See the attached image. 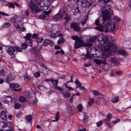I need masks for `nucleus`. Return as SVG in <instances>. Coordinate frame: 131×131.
Here are the masks:
<instances>
[{
  "label": "nucleus",
  "instance_id": "nucleus-48",
  "mask_svg": "<svg viewBox=\"0 0 131 131\" xmlns=\"http://www.w3.org/2000/svg\"><path fill=\"white\" fill-rule=\"evenodd\" d=\"M85 1L89 3L90 4L94 2L96 0H85Z\"/></svg>",
  "mask_w": 131,
  "mask_h": 131
},
{
  "label": "nucleus",
  "instance_id": "nucleus-2",
  "mask_svg": "<svg viewBox=\"0 0 131 131\" xmlns=\"http://www.w3.org/2000/svg\"><path fill=\"white\" fill-rule=\"evenodd\" d=\"M114 38L110 35H107L105 37L103 34H100L99 35V37L97 38L98 41L100 44H104L106 43L107 44L108 43L112 44L110 46V47L112 48V50L113 52H116L117 50V48L116 45L110 42L114 41Z\"/></svg>",
  "mask_w": 131,
  "mask_h": 131
},
{
  "label": "nucleus",
  "instance_id": "nucleus-27",
  "mask_svg": "<svg viewBox=\"0 0 131 131\" xmlns=\"http://www.w3.org/2000/svg\"><path fill=\"white\" fill-rule=\"evenodd\" d=\"M14 47V49L15 52L16 51L18 52H21L22 51L21 48L19 47L16 46Z\"/></svg>",
  "mask_w": 131,
  "mask_h": 131
},
{
  "label": "nucleus",
  "instance_id": "nucleus-8",
  "mask_svg": "<svg viewBox=\"0 0 131 131\" xmlns=\"http://www.w3.org/2000/svg\"><path fill=\"white\" fill-rule=\"evenodd\" d=\"M109 60L113 63L114 65L118 66L120 65L118 58L115 57H111L109 59Z\"/></svg>",
  "mask_w": 131,
  "mask_h": 131
},
{
  "label": "nucleus",
  "instance_id": "nucleus-30",
  "mask_svg": "<svg viewBox=\"0 0 131 131\" xmlns=\"http://www.w3.org/2000/svg\"><path fill=\"white\" fill-rule=\"evenodd\" d=\"M77 108L79 112H81L82 110L83 106L81 104H79L77 106Z\"/></svg>",
  "mask_w": 131,
  "mask_h": 131
},
{
  "label": "nucleus",
  "instance_id": "nucleus-32",
  "mask_svg": "<svg viewBox=\"0 0 131 131\" xmlns=\"http://www.w3.org/2000/svg\"><path fill=\"white\" fill-rule=\"evenodd\" d=\"M90 52L89 51H87V53L85 55V57L88 59H90L91 58L89 54Z\"/></svg>",
  "mask_w": 131,
  "mask_h": 131
},
{
  "label": "nucleus",
  "instance_id": "nucleus-57",
  "mask_svg": "<svg viewBox=\"0 0 131 131\" xmlns=\"http://www.w3.org/2000/svg\"><path fill=\"white\" fill-rule=\"evenodd\" d=\"M72 107L71 106H69L67 107V109L69 111H70L72 110Z\"/></svg>",
  "mask_w": 131,
  "mask_h": 131
},
{
  "label": "nucleus",
  "instance_id": "nucleus-33",
  "mask_svg": "<svg viewBox=\"0 0 131 131\" xmlns=\"http://www.w3.org/2000/svg\"><path fill=\"white\" fill-rule=\"evenodd\" d=\"M32 117L31 115H29L26 116V118L27 121L30 122L31 121Z\"/></svg>",
  "mask_w": 131,
  "mask_h": 131
},
{
  "label": "nucleus",
  "instance_id": "nucleus-28",
  "mask_svg": "<svg viewBox=\"0 0 131 131\" xmlns=\"http://www.w3.org/2000/svg\"><path fill=\"white\" fill-rule=\"evenodd\" d=\"M75 83L76 84L77 86V88L78 87H80L81 86V84L77 78L76 79V80L75 82Z\"/></svg>",
  "mask_w": 131,
  "mask_h": 131
},
{
  "label": "nucleus",
  "instance_id": "nucleus-7",
  "mask_svg": "<svg viewBox=\"0 0 131 131\" xmlns=\"http://www.w3.org/2000/svg\"><path fill=\"white\" fill-rule=\"evenodd\" d=\"M50 12V10L47 11H44L42 13V14L40 15L39 17V18L43 20H46L48 19L49 17L48 15Z\"/></svg>",
  "mask_w": 131,
  "mask_h": 131
},
{
  "label": "nucleus",
  "instance_id": "nucleus-22",
  "mask_svg": "<svg viewBox=\"0 0 131 131\" xmlns=\"http://www.w3.org/2000/svg\"><path fill=\"white\" fill-rule=\"evenodd\" d=\"M9 86L10 87L15 88L18 87L19 85L17 83H11L9 84Z\"/></svg>",
  "mask_w": 131,
  "mask_h": 131
},
{
  "label": "nucleus",
  "instance_id": "nucleus-5",
  "mask_svg": "<svg viewBox=\"0 0 131 131\" xmlns=\"http://www.w3.org/2000/svg\"><path fill=\"white\" fill-rule=\"evenodd\" d=\"M31 1L28 4V7L30 8L31 10L33 12L35 13H38L40 11V10L39 8L38 7V6L36 5V3L40 5L38 3L41 2L40 0H31Z\"/></svg>",
  "mask_w": 131,
  "mask_h": 131
},
{
  "label": "nucleus",
  "instance_id": "nucleus-10",
  "mask_svg": "<svg viewBox=\"0 0 131 131\" xmlns=\"http://www.w3.org/2000/svg\"><path fill=\"white\" fill-rule=\"evenodd\" d=\"M43 44L45 46H47L48 44L49 45L51 46H53V45L52 41L51 40L48 39H46L44 41Z\"/></svg>",
  "mask_w": 131,
  "mask_h": 131
},
{
  "label": "nucleus",
  "instance_id": "nucleus-58",
  "mask_svg": "<svg viewBox=\"0 0 131 131\" xmlns=\"http://www.w3.org/2000/svg\"><path fill=\"white\" fill-rule=\"evenodd\" d=\"M7 126V123H6L5 122H4L3 123V124L2 126V127L3 128H5Z\"/></svg>",
  "mask_w": 131,
  "mask_h": 131
},
{
  "label": "nucleus",
  "instance_id": "nucleus-6",
  "mask_svg": "<svg viewBox=\"0 0 131 131\" xmlns=\"http://www.w3.org/2000/svg\"><path fill=\"white\" fill-rule=\"evenodd\" d=\"M70 27L74 31L79 32L81 31L80 25L78 23L74 22H72L70 24Z\"/></svg>",
  "mask_w": 131,
  "mask_h": 131
},
{
  "label": "nucleus",
  "instance_id": "nucleus-26",
  "mask_svg": "<svg viewBox=\"0 0 131 131\" xmlns=\"http://www.w3.org/2000/svg\"><path fill=\"white\" fill-rule=\"evenodd\" d=\"M65 40L63 38H60L58 41V45H61L65 41Z\"/></svg>",
  "mask_w": 131,
  "mask_h": 131
},
{
  "label": "nucleus",
  "instance_id": "nucleus-36",
  "mask_svg": "<svg viewBox=\"0 0 131 131\" xmlns=\"http://www.w3.org/2000/svg\"><path fill=\"white\" fill-rule=\"evenodd\" d=\"M64 18L66 19V24L69 21L70 18V17L69 16L67 15V16L65 17Z\"/></svg>",
  "mask_w": 131,
  "mask_h": 131
},
{
  "label": "nucleus",
  "instance_id": "nucleus-19",
  "mask_svg": "<svg viewBox=\"0 0 131 131\" xmlns=\"http://www.w3.org/2000/svg\"><path fill=\"white\" fill-rule=\"evenodd\" d=\"M25 42L28 44V45L30 46H32V41L30 39H25Z\"/></svg>",
  "mask_w": 131,
  "mask_h": 131
},
{
  "label": "nucleus",
  "instance_id": "nucleus-43",
  "mask_svg": "<svg viewBox=\"0 0 131 131\" xmlns=\"http://www.w3.org/2000/svg\"><path fill=\"white\" fill-rule=\"evenodd\" d=\"M8 5L9 8H14L15 7V6L14 4H13V3H9Z\"/></svg>",
  "mask_w": 131,
  "mask_h": 131
},
{
  "label": "nucleus",
  "instance_id": "nucleus-11",
  "mask_svg": "<svg viewBox=\"0 0 131 131\" xmlns=\"http://www.w3.org/2000/svg\"><path fill=\"white\" fill-rule=\"evenodd\" d=\"M59 15V18H64L65 17L67 16V13L64 11L60 12L58 13Z\"/></svg>",
  "mask_w": 131,
  "mask_h": 131
},
{
  "label": "nucleus",
  "instance_id": "nucleus-49",
  "mask_svg": "<svg viewBox=\"0 0 131 131\" xmlns=\"http://www.w3.org/2000/svg\"><path fill=\"white\" fill-rule=\"evenodd\" d=\"M102 123H103V122L102 121H100L99 122H97L96 123V124L97 126L98 127H99V126H100L101 125H102Z\"/></svg>",
  "mask_w": 131,
  "mask_h": 131
},
{
  "label": "nucleus",
  "instance_id": "nucleus-42",
  "mask_svg": "<svg viewBox=\"0 0 131 131\" xmlns=\"http://www.w3.org/2000/svg\"><path fill=\"white\" fill-rule=\"evenodd\" d=\"M32 38L36 39L38 37H39V35L37 34H36L34 33L32 35Z\"/></svg>",
  "mask_w": 131,
  "mask_h": 131
},
{
  "label": "nucleus",
  "instance_id": "nucleus-16",
  "mask_svg": "<svg viewBox=\"0 0 131 131\" xmlns=\"http://www.w3.org/2000/svg\"><path fill=\"white\" fill-rule=\"evenodd\" d=\"M97 37L96 36H94L92 37L90 39H89L87 40V42H94L95 41Z\"/></svg>",
  "mask_w": 131,
  "mask_h": 131
},
{
  "label": "nucleus",
  "instance_id": "nucleus-54",
  "mask_svg": "<svg viewBox=\"0 0 131 131\" xmlns=\"http://www.w3.org/2000/svg\"><path fill=\"white\" fill-rule=\"evenodd\" d=\"M107 117L108 119H110L112 117V115L110 113H108L107 115Z\"/></svg>",
  "mask_w": 131,
  "mask_h": 131
},
{
  "label": "nucleus",
  "instance_id": "nucleus-45",
  "mask_svg": "<svg viewBox=\"0 0 131 131\" xmlns=\"http://www.w3.org/2000/svg\"><path fill=\"white\" fill-rule=\"evenodd\" d=\"M115 73L116 75L118 76L121 75L122 74V72L121 71H116Z\"/></svg>",
  "mask_w": 131,
  "mask_h": 131
},
{
  "label": "nucleus",
  "instance_id": "nucleus-3",
  "mask_svg": "<svg viewBox=\"0 0 131 131\" xmlns=\"http://www.w3.org/2000/svg\"><path fill=\"white\" fill-rule=\"evenodd\" d=\"M100 44L101 45H98L96 47L100 51L103 50L102 54V58L106 60V58L110 57L111 55V53L113 52V51L112 50V48L110 47L109 46H111L112 44L108 43L107 44L106 43L104 44Z\"/></svg>",
  "mask_w": 131,
  "mask_h": 131
},
{
  "label": "nucleus",
  "instance_id": "nucleus-17",
  "mask_svg": "<svg viewBox=\"0 0 131 131\" xmlns=\"http://www.w3.org/2000/svg\"><path fill=\"white\" fill-rule=\"evenodd\" d=\"M38 3L39 4H40V7H43L44 9L46 10L48 8V6H45V4H44L43 2H42L40 3V2Z\"/></svg>",
  "mask_w": 131,
  "mask_h": 131
},
{
  "label": "nucleus",
  "instance_id": "nucleus-34",
  "mask_svg": "<svg viewBox=\"0 0 131 131\" xmlns=\"http://www.w3.org/2000/svg\"><path fill=\"white\" fill-rule=\"evenodd\" d=\"M113 20L116 22H118L121 20V19L119 18L117 16L114 17Z\"/></svg>",
  "mask_w": 131,
  "mask_h": 131
},
{
  "label": "nucleus",
  "instance_id": "nucleus-38",
  "mask_svg": "<svg viewBox=\"0 0 131 131\" xmlns=\"http://www.w3.org/2000/svg\"><path fill=\"white\" fill-rule=\"evenodd\" d=\"M31 34L30 33H28L26 34V36L24 37L25 39H30V38L31 36Z\"/></svg>",
  "mask_w": 131,
  "mask_h": 131
},
{
  "label": "nucleus",
  "instance_id": "nucleus-52",
  "mask_svg": "<svg viewBox=\"0 0 131 131\" xmlns=\"http://www.w3.org/2000/svg\"><path fill=\"white\" fill-rule=\"evenodd\" d=\"M25 12V16H29V13L28 10H26Z\"/></svg>",
  "mask_w": 131,
  "mask_h": 131
},
{
  "label": "nucleus",
  "instance_id": "nucleus-46",
  "mask_svg": "<svg viewBox=\"0 0 131 131\" xmlns=\"http://www.w3.org/2000/svg\"><path fill=\"white\" fill-rule=\"evenodd\" d=\"M53 85H56L58 83V81L57 80H52L51 81Z\"/></svg>",
  "mask_w": 131,
  "mask_h": 131
},
{
  "label": "nucleus",
  "instance_id": "nucleus-40",
  "mask_svg": "<svg viewBox=\"0 0 131 131\" xmlns=\"http://www.w3.org/2000/svg\"><path fill=\"white\" fill-rule=\"evenodd\" d=\"M36 41L38 42H41L43 40V39L42 38L40 37L39 36V37H38L36 39Z\"/></svg>",
  "mask_w": 131,
  "mask_h": 131
},
{
  "label": "nucleus",
  "instance_id": "nucleus-12",
  "mask_svg": "<svg viewBox=\"0 0 131 131\" xmlns=\"http://www.w3.org/2000/svg\"><path fill=\"white\" fill-rule=\"evenodd\" d=\"M0 117L4 120H5L7 118V116L6 112L4 111H2L0 113Z\"/></svg>",
  "mask_w": 131,
  "mask_h": 131
},
{
  "label": "nucleus",
  "instance_id": "nucleus-44",
  "mask_svg": "<svg viewBox=\"0 0 131 131\" xmlns=\"http://www.w3.org/2000/svg\"><path fill=\"white\" fill-rule=\"evenodd\" d=\"M40 75V74L39 72H36L34 74V76L36 78L39 77Z\"/></svg>",
  "mask_w": 131,
  "mask_h": 131
},
{
  "label": "nucleus",
  "instance_id": "nucleus-62",
  "mask_svg": "<svg viewBox=\"0 0 131 131\" xmlns=\"http://www.w3.org/2000/svg\"><path fill=\"white\" fill-rule=\"evenodd\" d=\"M54 48L55 49H60L61 48L60 46L56 45L54 46Z\"/></svg>",
  "mask_w": 131,
  "mask_h": 131
},
{
  "label": "nucleus",
  "instance_id": "nucleus-25",
  "mask_svg": "<svg viewBox=\"0 0 131 131\" xmlns=\"http://www.w3.org/2000/svg\"><path fill=\"white\" fill-rule=\"evenodd\" d=\"M59 117V112H58L55 115V120H53L52 122H55L58 121Z\"/></svg>",
  "mask_w": 131,
  "mask_h": 131
},
{
  "label": "nucleus",
  "instance_id": "nucleus-61",
  "mask_svg": "<svg viewBox=\"0 0 131 131\" xmlns=\"http://www.w3.org/2000/svg\"><path fill=\"white\" fill-rule=\"evenodd\" d=\"M21 89H13V91H17L19 92L21 90Z\"/></svg>",
  "mask_w": 131,
  "mask_h": 131
},
{
  "label": "nucleus",
  "instance_id": "nucleus-18",
  "mask_svg": "<svg viewBox=\"0 0 131 131\" xmlns=\"http://www.w3.org/2000/svg\"><path fill=\"white\" fill-rule=\"evenodd\" d=\"M117 53L119 54L122 55H125L126 54V52L125 51L121 49L118 50Z\"/></svg>",
  "mask_w": 131,
  "mask_h": 131
},
{
  "label": "nucleus",
  "instance_id": "nucleus-35",
  "mask_svg": "<svg viewBox=\"0 0 131 131\" xmlns=\"http://www.w3.org/2000/svg\"><path fill=\"white\" fill-rule=\"evenodd\" d=\"M10 24L8 23H6L2 27L3 28H8L10 26Z\"/></svg>",
  "mask_w": 131,
  "mask_h": 131
},
{
  "label": "nucleus",
  "instance_id": "nucleus-9",
  "mask_svg": "<svg viewBox=\"0 0 131 131\" xmlns=\"http://www.w3.org/2000/svg\"><path fill=\"white\" fill-rule=\"evenodd\" d=\"M7 53L10 55H13L15 52L14 47L12 46H9L7 51Z\"/></svg>",
  "mask_w": 131,
  "mask_h": 131
},
{
  "label": "nucleus",
  "instance_id": "nucleus-59",
  "mask_svg": "<svg viewBox=\"0 0 131 131\" xmlns=\"http://www.w3.org/2000/svg\"><path fill=\"white\" fill-rule=\"evenodd\" d=\"M1 14L3 16L5 15L6 16H9V15L3 12H1Z\"/></svg>",
  "mask_w": 131,
  "mask_h": 131
},
{
  "label": "nucleus",
  "instance_id": "nucleus-56",
  "mask_svg": "<svg viewBox=\"0 0 131 131\" xmlns=\"http://www.w3.org/2000/svg\"><path fill=\"white\" fill-rule=\"evenodd\" d=\"M75 10L76 12L78 13H79L80 11L79 9V7H76L75 8Z\"/></svg>",
  "mask_w": 131,
  "mask_h": 131
},
{
  "label": "nucleus",
  "instance_id": "nucleus-41",
  "mask_svg": "<svg viewBox=\"0 0 131 131\" xmlns=\"http://www.w3.org/2000/svg\"><path fill=\"white\" fill-rule=\"evenodd\" d=\"M59 15L58 13L57 15H55L53 18V19L54 21H57L59 20Z\"/></svg>",
  "mask_w": 131,
  "mask_h": 131
},
{
  "label": "nucleus",
  "instance_id": "nucleus-64",
  "mask_svg": "<svg viewBox=\"0 0 131 131\" xmlns=\"http://www.w3.org/2000/svg\"><path fill=\"white\" fill-rule=\"evenodd\" d=\"M14 129L13 128H11L9 129H7L5 130V131H14Z\"/></svg>",
  "mask_w": 131,
  "mask_h": 131
},
{
  "label": "nucleus",
  "instance_id": "nucleus-15",
  "mask_svg": "<svg viewBox=\"0 0 131 131\" xmlns=\"http://www.w3.org/2000/svg\"><path fill=\"white\" fill-rule=\"evenodd\" d=\"M17 15H15L13 16L12 17L10 18V20L14 24V26L15 24H17L16 23V19L17 18Z\"/></svg>",
  "mask_w": 131,
  "mask_h": 131
},
{
  "label": "nucleus",
  "instance_id": "nucleus-14",
  "mask_svg": "<svg viewBox=\"0 0 131 131\" xmlns=\"http://www.w3.org/2000/svg\"><path fill=\"white\" fill-rule=\"evenodd\" d=\"M5 97H7L9 99V100H6L4 101V102L5 104H8L10 102L11 103L12 102V97L10 96H6Z\"/></svg>",
  "mask_w": 131,
  "mask_h": 131
},
{
  "label": "nucleus",
  "instance_id": "nucleus-24",
  "mask_svg": "<svg viewBox=\"0 0 131 131\" xmlns=\"http://www.w3.org/2000/svg\"><path fill=\"white\" fill-rule=\"evenodd\" d=\"M94 61L96 64L99 65H100L102 63V61L97 59H94Z\"/></svg>",
  "mask_w": 131,
  "mask_h": 131
},
{
  "label": "nucleus",
  "instance_id": "nucleus-21",
  "mask_svg": "<svg viewBox=\"0 0 131 131\" xmlns=\"http://www.w3.org/2000/svg\"><path fill=\"white\" fill-rule=\"evenodd\" d=\"M103 70L105 71H107L109 70V65L108 64H106L103 65Z\"/></svg>",
  "mask_w": 131,
  "mask_h": 131
},
{
  "label": "nucleus",
  "instance_id": "nucleus-31",
  "mask_svg": "<svg viewBox=\"0 0 131 131\" xmlns=\"http://www.w3.org/2000/svg\"><path fill=\"white\" fill-rule=\"evenodd\" d=\"M63 94L65 98H66L67 97L69 98L70 96L69 93L67 92H65L64 93H63Z\"/></svg>",
  "mask_w": 131,
  "mask_h": 131
},
{
  "label": "nucleus",
  "instance_id": "nucleus-20",
  "mask_svg": "<svg viewBox=\"0 0 131 131\" xmlns=\"http://www.w3.org/2000/svg\"><path fill=\"white\" fill-rule=\"evenodd\" d=\"M92 93L95 96L102 95V94L101 93L97 90H93L92 92Z\"/></svg>",
  "mask_w": 131,
  "mask_h": 131
},
{
  "label": "nucleus",
  "instance_id": "nucleus-63",
  "mask_svg": "<svg viewBox=\"0 0 131 131\" xmlns=\"http://www.w3.org/2000/svg\"><path fill=\"white\" fill-rule=\"evenodd\" d=\"M56 35L55 34L52 33L50 35V36L52 38H54V37H56Z\"/></svg>",
  "mask_w": 131,
  "mask_h": 131
},
{
  "label": "nucleus",
  "instance_id": "nucleus-39",
  "mask_svg": "<svg viewBox=\"0 0 131 131\" xmlns=\"http://www.w3.org/2000/svg\"><path fill=\"white\" fill-rule=\"evenodd\" d=\"M27 47V45L25 43H23L22 44L21 47L23 49H26Z\"/></svg>",
  "mask_w": 131,
  "mask_h": 131
},
{
  "label": "nucleus",
  "instance_id": "nucleus-13",
  "mask_svg": "<svg viewBox=\"0 0 131 131\" xmlns=\"http://www.w3.org/2000/svg\"><path fill=\"white\" fill-rule=\"evenodd\" d=\"M15 26L16 29L18 31H24L26 30L25 28L24 27H23L22 28H21L20 27L19 25L17 24H15Z\"/></svg>",
  "mask_w": 131,
  "mask_h": 131
},
{
  "label": "nucleus",
  "instance_id": "nucleus-60",
  "mask_svg": "<svg viewBox=\"0 0 131 131\" xmlns=\"http://www.w3.org/2000/svg\"><path fill=\"white\" fill-rule=\"evenodd\" d=\"M6 82L8 83H10V78L8 77H7L6 78Z\"/></svg>",
  "mask_w": 131,
  "mask_h": 131
},
{
  "label": "nucleus",
  "instance_id": "nucleus-23",
  "mask_svg": "<svg viewBox=\"0 0 131 131\" xmlns=\"http://www.w3.org/2000/svg\"><path fill=\"white\" fill-rule=\"evenodd\" d=\"M19 101L20 102L23 103L26 101V99L25 97L23 96H21L19 98Z\"/></svg>",
  "mask_w": 131,
  "mask_h": 131
},
{
  "label": "nucleus",
  "instance_id": "nucleus-51",
  "mask_svg": "<svg viewBox=\"0 0 131 131\" xmlns=\"http://www.w3.org/2000/svg\"><path fill=\"white\" fill-rule=\"evenodd\" d=\"M93 99H90V101H89L88 103V105L91 106L93 104Z\"/></svg>",
  "mask_w": 131,
  "mask_h": 131
},
{
  "label": "nucleus",
  "instance_id": "nucleus-50",
  "mask_svg": "<svg viewBox=\"0 0 131 131\" xmlns=\"http://www.w3.org/2000/svg\"><path fill=\"white\" fill-rule=\"evenodd\" d=\"M95 23L97 26H100L101 25V24L99 22V20L98 19H97L95 20Z\"/></svg>",
  "mask_w": 131,
  "mask_h": 131
},
{
  "label": "nucleus",
  "instance_id": "nucleus-4",
  "mask_svg": "<svg viewBox=\"0 0 131 131\" xmlns=\"http://www.w3.org/2000/svg\"><path fill=\"white\" fill-rule=\"evenodd\" d=\"M71 38L75 41L74 44V48L75 49H77L82 46L89 47L92 46V44L91 43H84L78 36H72Z\"/></svg>",
  "mask_w": 131,
  "mask_h": 131
},
{
  "label": "nucleus",
  "instance_id": "nucleus-37",
  "mask_svg": "<svg viewBox=\"0 0 131 131\" xmlns=\"http://www.w3.org/2000/svg\"><path fill=\"white\" fill-rule=\"evenodd\" d=\"M21 106L20 104L19 103H15V108L16 109L19 108Z\"/></svg>",
  "mask_w": 131,
  "mask_h": 131
},
{
  "label": "nucleus",
  "instance_id": "nucleus-55",
  "mask_svg": "<svg viewBox=\"0 0 131 131\" xmlns=\"http://www.w3.org/2000/svg\"><path fill=\"white\" fill-rule=\"evenodd\" d=\"M79 89L80 90H82L84 91L85 92H86L87 91V89L86 88H84V87L83 86H80L79 88Z\"/></svg>",
  "mask_w": 131,
  "mask_h": 131
},
{
  "label": "nucleus",
  "instance_id": "nucleus-53",
  "mask_svg": "<svg viewBox=\"0 0 131 131\" xmlns=\"http://www.w3.org/2000/svg\"><path fill=\"white\" fill-rule=\"evenodd\" d=\"M76 2H78L79 3H81V5L82 6L83 3H84L83 1L84 0H75Z\"/></svg>",
  "mask_w": 131,
  "mask_h": 131
},
{
  "label": "nucleus",
  "instance_id": "nucleus-29",
  "mask_svg": "<svg viewBox=\"0 0 131 131\" xmlns=\"http://www.w3.org/2000/svg\"><path fill=\"white\" fill-rule=\"evenodd\" d=\"M118 98L117 97H115L112 98L111 100V101L113 103H115L118 102Z\"/></svg>",
  "mask_w": 131,
  "mask_h": 131
},
{
  "label": "nucleus",
  "instance_id": "nucleus-47",
  "mask_svg": "<svg viewBox=\"0 0 131 131\" xmlns=\"http://www.w3.org/2000/svg\"><path fill=\"white\" fill-rule=\"evenodd\" d=\"M2 3L3 4H5V5L6 6L8 5L9 3L8 2H6L4 0H2Z\"/></svg>",
  "mask_w": 131,
  "mask_h": 131
},
{
  "label": "nucleus",
  "instance_id": "nucleus-1",
  "mask_svg": "<svg viewBox=\"0 0 131 131\" xmlns=\"http://www.w3.org/2000/svg\"><path fill=\"white\" fill-rule=\"evenodd\" d=\"M109 7L107 8L105 7H103L102 8V17L103 21V23L104 26H106L107 29L110 31H113L115 28L114 25L110 23V22L107 23L106 22L108 20L109 21V19L110 17V13L111 8L110 6Z\"/></svg>",
  "mask_w": 131,
  "mask_h": 131
}]
</instances>
